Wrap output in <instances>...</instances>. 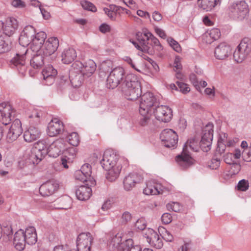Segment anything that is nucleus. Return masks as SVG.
Returning <instances> with one entry per match:
<instances>
[{
	"label": "nucleus",
	"instance_id": "1",
	"mask_svg": "<svg viewBox=\"0 0 251 251\" xmlns=\"http://www.w3.org/2000/svg\"><path fill=\"white\" fill-rule=\"evenodd\" d=\"M100 164L107 173L106 179L112 182L118 177L122 169V164L119 161V156L115 151L111 150H106L103 153Z\"/></svg>",
	"mask_w": 251,
	"mask_h": 251
},
{
	"label": "nucleus",
	"instance_id": "2",
	"mask_svg": "<svg viewBox=\"0 0 251 251\" xmlns=\"http://www.w3.org/2000/svg\"><path fill=\"white\" fill-rule=\"evenodd\" d=\"M37 241V235L33 226H29L25 230L20 229L14 234L13 243L15 248L18 251H22L25 244H35Z\"/></svg>",
	"mask_w": 251,
	"mask_h": 251
},
{
	"label": "nucleus",
	"instance_id": "3",
	"mask_svg": "<svg viewBox=\"0 0 251 251\" xmlns=\"http://www.w3.org/2000/svg\"><path fill=\"white\" fill-rule=\"evenodd\" d=\"M19 40L20 44L23 47V51L21 53H17L11 59V62L16 68L19 73L22 76H25L27 71L25 55L28 51L25 47L29 45H31L32 40L22 33L21 34Z\"/></svg>",
	"mask_w": 251,
	"mask_h": 251
},
{
	"label": "nucleus",
	"instance_id": "4",
	"mask_svg": "<svg viewBox=\"0 0 251 251\" xmlns=\"http://www.w3.org/2000/svg\"><path fill=\"white\" fill-rule=\"evenodd\" d=\"M159 104L158 97L151 92H148L141 96L139 109L144 113L145 110L152 112Z\"/></svg>",
	"mask_w": 251,
	"mask_h": 251
},
{
	"label": "nucleus",
	"instance_id": "5",
	"mask_svg": "<svg viewBox=\"0 0 251 251\" xmlns=\"http://www.w3.org/2000/svg\"><path fill=\"white\" fill-rule=\"evenodd\" d=\"M141 90L137 77L131 75L126 76V99L136 100L141 96Z\"/></svg>",
	"mask_w": 251,
	"mask_h": 251
},
{
	"label": "nucleus",
	"instance_id": "6",
	"mask_svg": "<svg viewBox=\"0 0 251 251\" xmlns=\"http://www.w3.org/2000/svg\"><path fill=\"white\" fill-rule=\"evenodd\" d=\"M229 15L234 19L241 21L248 13V5L245 0H236L229 7Z\"/></svg>",
	"mask_w": 251,
	"mask_h": 251
},
{
	"label": "nucleus",
	"instance_id": "7",
	"mask_svg": "<svg viewBox=\"0 0 251 251\" xmlns=\"http://www.w3.org/2000/svg\"><path fill=\"white\" fill-rule=\"evenodd\" d=\"M251 54V41L248 38L243 39L233 52V58L237 63L242 62Z\"/></svg>",
	"mask_w": 251,
	"mask_h": 251
},
{
	"label": "nucleus",
	"instance_id": "8",
	"mask_svg": "<svg viewBox=\"0 0 251 251\" xmlns=\"http://www.w3.org/2000/svg\"><path fill=\"white\" fill-rule=\"evenodd\" d=\"M151 33L148 30H144L142 32H138L136 33V38L138 42L133 39H129L134 47L138 50L143 52L150 53L151 47L150 46V39Z\"/></svg>",
	"mask_w": 251,
	"mask_h": 251
},
{
	"label": "nucleus",
	"instance_id": "9",
	"mask_svg": "<svg viewBox=\"0 0 251 251\" xmlns=\"http://www.w3.org/2000/svg\"><path fill=\"white\" fill-rule=\"evenodd\" d=\"M48 148L44 140H39L32 149L30 159L33 164H38L48 154Z\"/></svg>",
	"mask_w": 251,
	"mask_h": 251
},
{
	"label": "nucleus",
	"instance_id": "10",
	"mask_svg": "<svg viewBox=\"0 0 251 251\" xmlns=\"http://www.w3.org/2000/svg\"><path fill=\"white\" fill-rule=\"evenodd\" d=\"M96 67L95 62L91 59H89L84 64L76 61L72 65V67L74 70L80 72L86 78L92 76L96 70Z\"/></svg>",
	"mask_w": 251,
	"mask_h": 251
},
{
	"label": "nucleus",
	"instance_id": "11",
	"mask_svg": "<svg viewBox=\"0 0 251 251\" xmlns=\"http://www.w3.org/2000/svg\"><path fill=\"white\" fill-rule=\"evenodd\" d=\"M213 124L211 123H208L203 129V135L200 142V147L203 151L207 152L210 149L213 137Z\"/></svg>",
	"mask_w": 251,
	"mask_h": 251
},
{
	"label": "nucleus",
	"instance_id": "12",
	"mask_svg": "<svg viewBox=\"0 0 251 251\" xmlns=\"http://www.w3.org/2000/svg\"><path fill=\"white\" fill-rule=\"evenodd\" d=\"M124 74L125 70L123 68L119 67L114 68L107 78L106 87L109 89L116 88L123 79Z\"/></svg>",
	"mask_w": 251,
	"mask_h": 251
},
{
	"label": "nucleus",
	"instance_id": "13",
	"mask_svg": "<svg viewBox=\"0 0 251 251\" xmlns=\"http://www.w3.org/2000/svg\"><path fill=\"white\" fill-rule=\"evenodd\" d=\"M160 138L163 145L167 148H174L178 142L176 133L171 129H165L160 133Z\"/></svg>",
	"mask_w": 251,
	"mask_h": 251
},
{
	"label": "nucleus",
	"instance_id": "14",
	"mask_svg": "<svg viewBox=\"0 0 251 251\" xmlns=\"http://www.w3.org/2000/svg\"><path fill=\"white\" fill-rule=\"evenodd\" d=\"M155 119L160 122L168 123L172 119L173 111L171 108L166 105H158L153 111Z\"/></svg>",
	"mask_w": 251,
	"mask_h": 251
},
{
	"label": "nucleus",
	"instance_id": "15",
	"mask_svg": "<svg viewBox=\"0 0 251 251\" xmlns=\"http://www.w3.org/2000/svg\"><path fill=\"white\" fill-rule=\"evenodd\" d=\"M143 236L146 238L147 242L156 249H161L163 243L159 235L154 230L148 228L143 232Z\"/></svg>",
	"mask_w": 251,
	"mask_h": 251
},
{
	"label": "nucleus",
	"instance_id": "16",
	"mask_svg": "<svg viewBox=\"0 0 251 251\" xmlns=\"http://www.w3.org/2000/svg\"><path fill=\"white\" fill-rule=\"evenodd\" d=\"M92 240L90 233L80 234L76 240L77 251H90Z\"/></svg>",
	"mask_w": 251,
	"mask_h": 251
},
{
	"label": "nucleus",
	"instance_id": "17",
	"mask_svg": "<svg viewBox=\"0 0 251 251\" xmlns=\"http://www.w3.org/2000/svg\"><path fill=\"white\" fill-rule=\"evenodd\" d=\"M14 115V111L10 104L5 102L0 104V122L2 124L6 126L9 124Z\"/></svg>",
	"mask_w": 251,
	"mask_h": 251
},
{
	"label": "nucleus",
	"instance_id": "18",
	"mask_svg": "<svg viewBox=\"0 0 251 251\" xmlns=\"http://www.w3.org/2000/svg\"><path fill=\"white\" fill-rule=\"evenodd\" d=\"M66 149V142L62 139L56 140L48 147V154L56 158Z\"/></svg>",
	"mask_w": 251,
	"mask_h": 251
},
{
	"label": "nucleus",
	"instance_id": "19",
	"mask_svg": "<svg viewBox=\"0 0 251 251\" xmlns=\"http://www.w3.org/2000/svg\"><path fill=\"white\" fill-rule=\"evenodd\" d=\"M232 50L231 46L226 42H222L215 48L214 56L219 60H224L231 56Z\"/></svg>",
	"mask_w": 251,
	"mask_h": 251
},
{
	"label": "nucleus",
	"instance_id": "20",
	"mask_svg": "<svg viewBox=\"0 0 251 251\" xmlns=\"http://www.w3.org/2000/svg\"><path fill=\"white\" fill-rule=\"evenodd\" d=\"M166 188L162 184L154 180H149L146 182V186L143 193L146 195H158L163 193Z\"/></svg>",
	"mask_w": 251,
	"mask_h": 251
},
{
	"label": "nucleus",
	"instance_id": "21",
	"mask_svg": "<svg viewBox=\"0 0 251 251\" xmlns=\"http://www.w3.org/2000/svg\"><path fill=\"white\" fill-rule=\"evenodd\" d=\"M176 161L181 169L189 168L194 164V162L189 151L186 150H182L181 153L176 156Z\"/></svg>",
	"mask_w": 251,
	"mask_h": 251
},
{
	"label": "nucleus",
	"instance_id": "22",
	"mask_svg": "<svg viewBox=\"0 0 251 251\" xmlns=\"http://www.w3.org/2000/svg\"><path fill=\"white\" fill-rule=\"evenodd\" d=\"M23 129L21 121L15 119L12 123L9 131L7 134L6 139L8 142H12L16 140L22 134Z\"/></svg>",
	"mask_w": 251,
	"mask_h": 251
},
{
	"label": "nucleus",
	"instance_id": "23",
	"mask_svg": "<svg viewBox=\"0 0 251 251\" xmlns=\"http://www.w3.org/2000/svg\"><path fill=\"white\" fill-rule=\"evenodd\" d=\"M58 46V39L56 37H50L45 42L40 52L45 56H50L57 50Z\"/></svg>",
	"mask_w": 251,
	"mask_h": 251
},
{
	"label": "nucleus",
	"instance_id": "24",
	"mask_svg": "<svg viewBox=\"0 0 251 251\" xmlns=\"http://www.w3.org/2000/svg\"><path fill=\"white\" fill-rule=\"evenodd\" d=\"M58 188V184L56 181L52 179L46 181L41 185L39 192L43 197L49 196L54 193Z\"/></svg>",
	"mask_w": 251,
	"mask_h": 251
},
{
	"label": "nucleus",
	"instance_id": "25",
	"mask_svg": "<svg viewBox=\"0 0 251 251\" xmlns=\"http://www.w3.org/2000/svg\"><path fill=\"white\" fill-rule=\"evenodd\" d=\"M43 77V83L47 85H50L54 82L57 75V71L52 66L48 65L45 67L42 72Z\"/></svg>",
	"mask_w": 251,
	"mask_h": 251
},
{
	"label": "nucleus",
	"instance_id": "26",
	"mask_svg": "<svg viewBox=\"0 0 251 251\" xmlns=\"http://www.w3.org/2000/svg\"><path fill=\"white\" fill-rule=\"evenodd\" d=\"M46 38L47 34L44 31H40L35 34L30 46L31 50L33 52H40L45 43Z\"/></svg>",
	"mask_w": 251,
	"mask_h": 251
},
{
	"label": "nucleus",
	"instance_id": "27",
	"mask_svg": "<svg viewBox=\"0 0 251 251\" xmlns=\"http://www.w3.org/2000/svg\"><path fill=\"white\" fill-rule=\"evenodd\" d=\"M62 123L58 118H53L49 123L47 133L50 137H54L59 134L63 130Z\"/></svg>",
	"mask_w": 251,
	"mask_h": 251
},
{
	"label": "nucleus",
	"instance_id": "28",
	"mask_svg": "<svg viewBox=\"0 0 251 251\" xmlns=\"http://www.w3.org/2000/svg\"><path fill=\"white\" fill-rule=\"evenodd\" d=\"M41 134V132L38 127L34 126H30L25 131L24 138L25 142L30 143L39 139Z\"/></svg>",
	"mask_w": 251,
	"mask_h": 251
},
{
	"label": "nucleus",
	"instance_id": "29",
	"mask_svg": "<svg viewBox=\"0 0 251 251\" xmlns=\"http://www.w3.org/2000/svg\"><path fill=\"white\" fill-rule=\"evenodd\" d=\"M3 33L8 36L14 34L18 27L17 20L13 17L7 18L4 23Z\"/></svg>",
	"mask_w": 251,
	"mask_h": 251
},
{
	"label": "nucleus",
	"instance_id": "30",
	"mask_svg": "<svg viewBox=\"0 0 251 251\" xmlns=\"http://www.w3.org/2000/svg\"><path fill=\"white\" fill-rule=\"evenodd\" d=\"M70 77L71 83L74 87L80 86L84 79L87 78L80 72L76 70H74L73 68L71 71Z\"/></svg>",
	"mask_w": 251,
	"mask_h": 251
},
{
	"label": "nucleus",
	"instance_id": "31",
	"mask_svg": "<svg viewBox=\"0 0 251 251\" xmlns=\"http://www.w3.org/2000/svg\"><path fill=\"white\" fill-rule=\"evenodd\" d=\"M220 3L221 0H198V6L205 11H211Z\"/></svg>",
	"mask_w": 251,
	"mask_h": 251
},
{
	"label": "nucleus",
	"instance_id": "32",
	"mask_svg": "<svg viewBox=\"0 0 251 251\" xmlns=\"http://www.w3.org/2000/svg\"><path fill=\"white\" fill-rule=\"evenodd\" d=\"M77 198L80 201H86L89 199L92 195V189L90 187L81 186L75 191Z\"/></svg>",
	"mask_w": 251,
	"mask_h": 251
},
{
	"label": "nucleus",
	"instance_id": "33",
	"mask_svg": "<svg viewBox=\"0 0 251 251\" xmlns=\"http://www.w3.org/2000/svg\"><path fill=\"white\" fill-rule=\"evenodd\" d=\"M61 57L64 64H70L76 57V51L73 48L65 49L62 52Z\"/></svg>",
	"mask_w": 251,
	"mask_h": 251
},
{
	"label": "nucleus",
	"instance_id": "34",
	"mask_svg": "<svg viewBox=\"0 0 251 251\" xmlns=\"http://www.w3.org/2000/svg\"><path fill=\"white\" fill-rule=\"evenodd\" d=\"M34 52L35 54L33 55L30 63L32 67L38 69L41 68L44 64V57L40 51Z\"/></svg>",
	"mask_w": 251,
	"mask_h": 251
},
{
	"label": "nucleus",
	"instance_id": "35",
	"mask_svg": "<svg viewBox=\"0 0 251 251\" xmlns=\"http://www.w3.org/2000/svg\"><path fill=\"white\" fill-rule=\"evenodd\" d=\"M142 179V176L136 172L130 173L126 176V190L133 188L135 183H138Z\"/></svg>",
	"mask_w": 251,
	"mask_h": 251
},
{
	"label": "nucleus",
	"instance_id": "36",
	"mask_svg": "<svg viewBox=\"0 0 251 251\" xmlns=\"http://www.w3.org/2000/svg\"><path fill=\"white\" fill-rule=\"evenodd\" d=\"M139 116L138 119V124L142 126H145L149 124L152 112L145 110V112L141 111V109H139Z\"/></svg>",
	"mask_w": 251,
	"mask_h": 251
},
{
	"label": "nucleus",
	"instance_id": "37",
	"mask_svg": "<svg viewBox=\"0 0 251 251\" xmlns=\"http://www.w3.org/2000/svg\"><path fill=\"white\" fill-rule=\"evenodd\" d=\"M122 233H118L114 237L111 241V244L114 247L117 248L118 251L123 250L124 251L125 244V241H122Z\"/></svg>",
	"mask_w": 251,
	"mask_h": 251
},
{
	"label": "nucleus",
	"instance_id": "38",
	"mask_svg": "<svg viewBox=\"0 0 251 251\" xmlns=\"http://www.w3.org/2000/svg\"><path fill=\"white\" fill-rule=\"evenodd\" d=\"M221 36L220 30L218 28H212L205 33V37L210 38L209 40H206V44H210L214 41L217 40Z\"/></svg>",
	"mask_w": 251,
	"mask_h": 251
},
{
	"label": "nucleus",
	"instance_id": "39",
	"mask_svg": "<svg viewBox=\"0 0 251 251\" xmlns=\"http://www.w3.org/2000/svg\"><path fill=\"white\" fill-rule=\"evenodd\" d=\"M189 149L194 151H198L199 149L198 141L193 138L188 140L183 146V150L189 151Z\"/></svg>",
	"mask_w": 251,
	"mask_h": 251
},
{
	"label": "nucleus",
	"instance_id": "40",
	"mask_svg": "<svg viewBox=\"0 0 251 251\" xmlns=\"http://www.w3.org/2000/svg\"><path fill=\"white\" fill-rule=\"evenodd\" d=\"M120 9L124 10V8L120 7L114 5H110L109 8H104L103 11L111 19H112L114 17L115 15V12H117L118 10H119Z\"/></svg>",
	"mask_w": 251,
	"mask_h": 251
},
{
	"label": "nucleus",
	"instance_id": "41",
	"mask_svg": "<svg viewBox=\"0 0 251 251\" xmlns=\"http://www.w3.org/2000/svg\"><path fill=\"white\" fill-rule=\"evenodd\" d=\"M69 143L73 146H77L79 143V138L76 132H72L69 134L67 137Z\"/></svg>",
	"mask_w": 251,
	"mask_h": 251
},
{
	"label": "nucleus",
	"instance_id": "42",
	"mask_svg": "<svg viewBox=\"0 0 251 251\" xmlns=\"http://www.w3.org/2000/svg\"><path fill=\"white\" fill-rule=\"evenodd\" d=\"M126 236V251H141V248L138 244H135L132 239H127Z\"/></svg>",
	"mask_w": 251,
	"mask_h": 251
},
{
	"label": "nucleus",
	"instance_id": "43",
	"mask_svg": "<svg viewBox=\"0 0 251 251\" xmlns=\"http://www.w3.org/2000/svg\"><path fill=\"white\" fill-rule=\"evenodd\" d=\"M158 231L162 237L167 242H171L173 240V236L166 228L162 226H159Z\"/></svg>",
	"mask_w": 251,
	"mask_h": 251
},
{
	"label": "nucleus",
	"instance_id": "44",
	"mask_svg": "<svg viewBox=\"0 0 251 251\" xmlns=\"http://www.w3.org/2000/svg\"><path fill=\"white\" fill-rule=\"evenodd\" d=\"M21 33L24 34L26 37L32 40L35 34V30L32 25H27L24 28Z\"/></svg>",
	"mask_w": 251,
	"mask_h": 251
},
{
	"label": "nucleus",
	"instance_id": "45",
	"mask_svg": "<svg viewBox=\"0 0 251 251\" xmlns=\"http://www.w3.org/2000/svg\"><path fill=\"white\" fill-rule=\"evenodd\" d=\"M71 83L70 77L68 75H62L60 77L58 86L60 89H64L69 86Z\"/></svg>",
	"mask_w": 251,
	"mask_h": 251
},
{
	"label": "nucleus",
	"instance_id": "46",
	"mask_svg": "<svg viewBox=\"0 0 251 251\" xmlns=\"http://www.w3.org/2000/svg\"><path fill=\"white\" fill-rule=\"evenodd\" d=\"M80 4L83 9L85 10L92 12H96L97 11V8L96 6L92 2L89 1L83 0L81 1Z\"/></svg>",
	"mask_w": 251,
	"mask_h": 251
},
{
	"label": "nucleus",
	"instance_id": "47",
	"mask_svg": "<svg viewBox=\"0 0 251 251\" xmlns=\"http://www.w3.org/2000/svg\"><path fill=\"white\" fill-rule=\"evenodd\" d=\"M150 39V46L151 47H153L156 48L157 50H161L162 49V47L160 45V43L157 38L154 37L151 33V37L149 38Z\"/></svg>",
	"mask_w": 251,
	"mask_h": 251
},
{
	"label": "nucleus",
	"instance_id": "48",
	"mask_svg": "<svg viewBox=\"0 0 251 251\" xmlns=\"http://www.w3.org/2000/svg\"><path fill=\"white\" fill-rule=\"evenodd\" d=\"M192 243L190 240H184L178 248V251H193Z\"/></svg>",
	"mask_w": 251,
	"mask_h": 251
},
{
	"label": "nucleus",
	"instance_id": "49",
	"mask_svg": "<svg viewBox=\"0 0 251 251\" xmlns=\"http://www.w3.org/2000/svg\"><path fill=\"white\" fill-rule=\"evenodd\" d=\"M167 209L168 210H172L175 212H179L182 207L180 204L176 202H171L166 205Z\"/></svg>",
	"mask_w": 251,
	"mask_h": 251
},
{
	"label": "nucleus",
	"instance_id": "50",
	"mask_svg": "<svg viewBox=\"0 0 251 251\" xmlns=\"http://www.w3.org/2000/svg\"><path fill=\"white\" fill-rule=\"evenodd\" d=\"M86 176L89 178V180H91V176L92 174L91 171V166L90 164L86 163L83 165L80 170Z\"/></svg>",
	"mask_w": 251,
	"mask_h": 251
},
{
	"label": "nucleus",
	"instance_id": "51",
	"mask_svg": "<svg viewBox=\"0 0 251 251\" xmlns=\"http://www.w3.org/2000/svg\"><path fill=\"white\" fill-rule=\"evenodd\" d=\"M226 148V145L224 139L220 137L218 141L217 147L216 148V152L219 154L224 152Z\"/></svg>",
	"mask_w": 251,
	"mask_h": 251
},
{
	"label": "nucleus",
	"instance_id": "52",
	"mask_svg": "<svg viewBox=\"0 0 251 251\" xmlns=\"http://www.w3.org/2000/svg\"><path fill=\"white\" fill-rule=\"evenodd\" d=\"M170 46L174 49V50L177 52L181 51V48L179 43L172 38H169L167 40Z\"/></svg>",
	"mask_w": 251,
	"mask_h": 251
},
{
	"label": "nucleus",
	"instance_id": "53",
	"mask_svg": "<svg viewBox=\"0 0 251 251\" xmlns=\"http://www.w3.org/2000/svg\"><path fill=\"white\" fill-rule=\"evenodd\" d=\"M147 223L144 218H141L138 219L135 223V227L140 230H144V231L147 229L146 228L147 226Z\"/></svg>",
	"mask_w": 251,
	"mask_h": 251
},
{
	"label": "nucleus",
	"instance_id": "54",
	"mask_svg": "<svg viewBox=\"0 0 251 251\" xmlns=\"http://www.w3.org/2000/svg\"><path fill=\"white\" fill-rule=\"evenodd\" d=\"M249 187V182L247 180L243 179L240 180L237 185V188L238 190L241 191H247Z\"/></svg>",
	"mask_w": 251,
	"mask_h": 251
},
{
	"label": "nucleus",
	"instance_id": "55",
	"mask_svg": "<svg viewBox=\"0 0 251 251\" xmlns=\"http://www.w3.org/2000/svg\"><path fill=\"white\" fill-rule=\"evenodd\" d=\"M74 176L76 180H79L81 182H86L89 180V178L85 175L81 171L78 170L75 173Z\"/></svg>",
	"mask_w": 251,
	"mask_h": 251
},
{
	"label": "nucleus",
	"instance_id": "56",
	"mask_svg": "<svg viewBox=\"0 0 251 251\" xmlns=\"http://www.w3.org/2000/svg\"><path fill=\"white\" fill-rule=\"evenodd\" d=\"M59 201L60 202L64 203L62 206L59 207V208L62 209H68L71 207V200L70 198H63Z\"/></svg>",
	"mask_w": 251,
	"mask_h": 251
},
{
	"label": "nucleus",
	"instance_id": "57",
	"mask_svg": "<svg viewBox=\"0 0 251 251\" xmlns=\"http://www.w3.org/2000/svg\"><path fill=\"white\" fill-rule=\"evenodd\" d=\"M176 84L180 89V91L183 94H186L190 92V88L188 84L179 81H176Z\"/></svg>",
	"mask_w": 251,
	"mask_h": 251
},
{
	"label": "nucleus",
	"instance_id": "58",
	"mask_svg": "<svg viewBox=\"0 0 251 251\" xmlns=\"http://www.w3.org/2000/svg\"><path fill=\"white\" fill-rule=\"evenodd\" d=\"M229 173L231 175L237 174L241 170V166L239 163L234 162L231 165Z\"/></svg>",
	"mask_w": 251,
	"mask_h": 251
},
{
	"label": "nucleus",
	"instance_id": "59",
	"mask_svg": "<svg viewBox=\"0 0 251 251\" xmlns=\"http://www.w3.org/2000/svg\"><path fill=\"white\" fill-rule=\"evenodd\" d=\"M126 64H127L134 70L138 72H140V70L138 68V66L135 59H132L130 57H126Z\"/></svg>",
	"mask_w": 251,
	"mask_h": 251
},
{
	"label": "nucleus",
	"instance_id": "60",
	"mask_svg": "<svg viewBox=\"0 0 251 251\" xmlns=\"http://www.w3.org/2000/svg\"><path fill=\"white\" fill-rule=\"evenodd\" d=\"M63 153H64V155L67 156V155H68V157L70 158V160L73 159L76 155L75 150L73 147L68 149L66 147V149L64 151Z\"/></svg>",
	"mask_w": 251,
	"mask_h": 251
},
{
	"label": "nucleus",
	"instance_id": "61",
	"mask_svg": "<svg viewBox=\"0 0 251 251\" xmlns=\"http://www.w3.org/2000/svg\"><path fill=\"white\" fill-rule=\"evenodd\" d=\"M8 50V45L5 43L3 38L0 36V53H4Z\"/></svg>",
	"mask_w": 251,
	"mask_h": 251
},
{
	"label": "nucleus",
	"instance_id": "62",
	"mask_svg": "<svg viewBox=\"0 0 251 251\" xmlns=\"http://www.w3.org/2000/svg\"><path fill=\"white\" fill-rule=\"evenodd\" d=\"M220 165V160L219 158L216 157L211 159V162L209 165V167L213 169H217Z\"/></svg>",
	"mask_w": 251,
	"mask_h": 251
},
{
	"label": "nucleus",
	"instance_id": "63",
	"mask_svg": "<svg viewBox=\"0 0 251 251\" xmlns=\"http://www.w3.org/2000/svg\"><path fill=\"white\" fill-rule=\"evenodd\" d=\"M13 6L16 8H24L25 7V2L22 0H13L11 2Z\"/></svg>",
	"mask_w": 251,
	"mask_h": 251
},
{
	"label": "nucleus",
	"instance_id": "64",
	"mask_svg": "<svg viewBox=\"0 0 251 251\" xmlns=\"http://www.w3.org/2000/svg\"><path fill=\"white\" fill-rule=\"evenodd\" d=\"M161 220L165 224H168L172 221V217L170 214L168 213H164L161 217Z\"/></svg>",
	"mask_w": 251,
	"mask_h": 251
}]
</instances>
